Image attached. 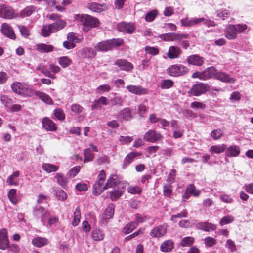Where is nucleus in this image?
Returning <instances> with one entry per match:
<instances>
[{
    "instance_id": "obj_1",
    "label": "nucleus",
    "mask_w": 253,
    "mask_h": 253,
    "mask_svg": "<svg viewBox=\"0 0 253 253\" xmlns=\"http://www.w3.org/2000/svg\"><path fill=\"white\" fill-rule=\"evenodd\" d=\"M76 19L80 20L82 23L83 29L88 31L92 27H97L99 25V21L97 18L88 15H77Z\"/></svg>"
},
{
    "instance_id": "obj_2",
    "label": "nucleus",
    "mask_w": 253,
    "mask_h": 253,
    "mask_svg": "<svg viewBox=\"0 0 253 253\" xmlns=\"http://www.w3.org/2000/svg\"><path fill=\"white\" fill-rule=\"evenodd\" d=\"M187 67L182 65H172L169 66L167 71V73L173 77H178L186 74L188 72Z\"/></svg>"
},
{
    "instance_id": "obj_3",
    "label": "nucleus",
    "mask_w": 253,
    "mask_h": 253,
    "mask_svg": "<svg viewBox=\"0 0 253 253\" xmlns=\"http://www.w3.org/2000/svg\"><path fill=\"white\" fill-rule=\"evenodd\" d=\"M18 15L11 7L4 4L0 5V17L11 19L17 17Z\"/></svg>"
},
{
    "instance_id": "obj_4",
    "label": "nucleus",
    "mask_w": 253,
    "mask_h": 253,
    "mask_svg": "<svg viewBox=\"0 0 253 253\" xmlns=\"http://www.w3.org/2000/svg\"><path fill=\"white\" fill-rule=\"evenodd\" d=\"M12 90L19 94H24L30 96L32 93V89L26 84H23L20 83H14L11 85Z\"/></svg>"
},
{
    "instance_id": "obj_5",
    "label": "nucleus",
    "mask_w": 253,
    "mask_h": 253,
    "mask_svg": "<svg viewBox=\"0 0 253 253\" xmlns=\"http://www.w3.org/2000/svg\"><path fill=\"white\" fill-rule=\"evenodd\" d=\"M209 88L207 84L199 83L193 85L188 93L194 96H200L208 91Z\"/></svg>"
},
{
    "instance_id": "obj_6",
    "label": "nucleus",
    "mask_w": 253,
    "mask_h": 253,
    "mask_svg": "<svg viewBox=\"0 0 253 253\" xmlns=\"http://www.w3.org/2000/svg\"><path fill=\"white\" fill-rule=\"evenodd\" d=\"M188 37L189 35L185 33H168L162 35V38L167 41H180Z\"/></svg>"
},
{
    "instance_id": "obj_7",
    "label": "nucleus",
    "mask_w": 253,
    "mask_h": 253,
    "mask_svg": "<svg viewBox=\"0 0 253 253\" xmlns=\"http://www.w3.org/2000/svg\"><path fill=\"white\" fill-rule=\"evenodd\" d=\"M160 133L156 132L155 130H149L144 135V139L148 142L155 143L162 138Z\"/></svg>"
},
{
    "instance_id": "obj_8",
    "label": "nucleus",
    "mask_w": 253,
    "mask_h": 253,
    "mask_svg": "<svg viewBox=\"0 0 253 253\" xmlns=\"http://www.w3.org/2000/svg\"><path fill=\"white\" fill-rule=\"evenodd\" d=\"M35 214L37 217L41 218V222H42L44 225H45V222L48 219L50 216L49 212L42 207L36 209L35 211Z\"/></svg>"
},
{
    "instance_id": "obj_9",
    "label": "nucleus",
    "mask_w": 253,
    "mask_h": 253,
    "mask_svg": "<svg viewBox=\"0 0 253 253\" xmlns=\"http://www.w3.org/2000/svg\"><path fill=\"white\" fill-rule=\"evenodd\" d=\"M186 61L189 64L201 66L204 64V59L199 55L194 54L187 57Z\"/></svg>"
},
{
    "instance_id": "obj_10",
    "label": "nucleus",
    "mask_w": 253,
    "mask_h": 253,
    "mask_svg": "<svg viewBox=\"0 0 253 253\" xmlns=\"http://www.w3.org/2000/svg\"><path fill=\"white\" fill-rule=\"evenodd\" d=\"M7 232L5 229L0 231V249L5 250L9 247V242L7 237Z\"/></svg>"
},
{
    "instance_id": "obj_11",
    "label": "nucleus",
    "mask_w": 253,
    "mask_h": 253,
    "mask_svg": "<svg viewBox=\"0 0 253 253\" xmlns=\"http://www.w3.org/2000/svg\"><path fill=\"white\" fill-rule=\"evenodd\" d=\"M193 224H194L198 229L203 230L205 231H213L216 228L215 225L206 222H195Z\"/></svg>"
},
{
    "instance_id": "obj_12",
    "label": "nucleus",
    "mask_w": 253,
    "mask_h": 253,
    "mask_svg": "<svg viewBox=\"0 0 253 253\" xmlns=\"http://www.w3.org/2000/svg\"><path fill=\"white\" fill-rule=\"evenodd\" d=\"M215 79L222 82L229 84H233L236 81L235 78L231 77L228 74L217 71L216 72Z\"/></svg>"
},
{
    "instance_id": "obj_13",
    "label": "nucleus",
    "mask_w": 253,
    "mask_h": 253,
    "mask_svg": "<svg viewBox=\"0 0 253 253\" xmlns=\"http://www.w3.org/2000/svg\"><path fill=\"white\" fill-rule=\"evenodd\" d=\"M166 225H160L152 230L150 232V235L153 237L159 238L164 235L166 233Z\"/></svg>"
},
{
    "instance_id": "obj_14",
    "label": "nucleus",
    "mask_w": 253,
    "mask_h": 253,
    "mask_svg": "<svg viewBox=\"0 0 253 253\" xmlns=\"http://www.w3.org/2000/svg\"><path fill=\"white\" fill-rule=\"evenodd\" d=\"M126 89L129 92L136 95H141L147 93V89L141 86L129 85L126 86Z\"/></svg>"
},
{
    "instance_id": "obj_15",
    "label": "nucleus",
    "mask_w": 253,
    "mask_h": 253,
    "mask_svg": "<svg viewBox=\"0 0 253 253\" xmlns=\"http://www.w3.org/2000/svg\"><path fill=\"white\" fill-rule=\"evenodd\" d=\"M115 65L120 67L122 70L129 71L131 70L133 66L132 64L125 59H118L115 62Z\"/></svg>"
},
{
    "instance_id": "obj_16",
    "label": "nucleus",
    "mask_w": 253,
    "mask_h": 253,
    "mask_svg": "<svg viewBox=\"0 0 253 253\" xmlns=\"http://www.w3.org/2000/svg\"><path fill=\"white\" fill-rule=\"evenodd\" d=\"M240 148L239 146L232 145L228 147H226L225 155L227 157H236L239 155Z\"/></svg>"
},
{
    "instance_id": "obj_17",
    "label": "nucleus",
    "mask_w": 253,
    "mask_h": 253,
    "mask_svg": "<svg viewBox=\"0 0 253 253\" xmlns=\"http://www.w3.org/2000/svg\"><path fill=\"white\" fill-rule=\"evenodd\" d=\"M217 72V69H215L214 67H210L208 68L207 69L202 72V80H207L214 77L215 78V76Z\"/></svg>"
},
{
    "instance_id": "obj_18",
    "label": "nucleus",
    "mask_w": 253,
    "mask_h": 253,
    "mask_svg": "<svg viewBox=\"0 0 253 253\" xmlns=\"http://www.w3.org/2000/svg\"><path fill=\"white\" fill-rule=\"evenodd\" d=\"M118 28L120 31L126 32L127 33L131 34L132 33L135 29V27L132 23L122 22L118 24Z\"/></svg>"
},
{
    "instance_id": "obj_19",
    "label": "nucleus",
    "mask_w": 253,
    "mask_h": 253,
    "mask_svg": "<svg viewBox=\"0 0 253 253\" xmlns=\"http://www.w3.org/2000/svg\"><path fill=\"white\" fill-rule=\"evenodd\" d=\"M1 32L7 37L14 39L16 38L12 27L7 23H3L1 25Z\"/></svg>"
},
{
    "instance_id": "obj_20",
    "label": "nucleus",
    "mask_w": 253,
    "mask_h": 253,
    "mask_svg": "<svg viewBox=\"0 0 253 253\" xmlns=\"http://www.w3.org/2000/svg\"><path fill=\"white\" fill-rule=\"evenodd\" d=\"M237 33L235 25L230 24L227 27L225 37L228 39H235L237 37Z\"/></svg>"
},
{
    "instance_id": "obj_21",
    "label": "nucleus",
    "mask_w": 253,
    "mask_h": 253,
    "mask_svg": "<svg viewBox=\"0 0 253 253\" xmlns=\"http://www.w3.org/2000/svg\"><path fill=\"white\" fill-rule=\"evenodd\" d=\"M180 54L181 50L179 47L171 46L169 49L167 56L170 59H176L179 57Z\"/></svg>"
},
{
    "instance_id": "obj_22",
    "label": "nucleus",
    "mask_w": 253,
    "mask_h": 253,
    "mask_svg": "<svg viewBox=\"0 0 253 253\" xmlns=\"http://www.w3.org/2000/svg\"><path fill=\"white\" fill-rule=\"evenodd\" d=\"M42 124L43 127L47 130L53 131L56 130L57 128L55 124L51 120L47 118L43 119Z\"/></svg>"
},
{
    "instance_id": "obj_23",
    "label": "nucleus",
    "mask_w": 253,
    "mask_h": 253,
    "mask_svg": "<svg viewBox=\"0 0 253 253\" xmlns=\"http://www.w3.org/2000/svg\"><path fill=\"white\" fill-rule=\"evenodd\" d=\"M142 155V153L141 152H131L128 153L125 158L123 162L124 166H127L130 164L132 160L136 157Z\"/></svg>"
},
{
    "instance_id": "obj_24",
    "label": "nucleus",
    "mask_w": 253,
    "mask_h": 253,
    "mask_svg": "<svg viewBox=\"0 0 253 253\" xmlns=\"http://www.w3.org/2000/svg\"><path fill=\"white\" fill-rule=\"evenodd\" d=\"M87 7L90 10L96 12H101L107 9V6L105 4H100L95 2L88 3Z\"/></svg>"
},
{
    "instance_id": "obj_25",
    "label": "nucleus",
    "mask_w": 253,
    "mask_h": 253,
    "mask_svg": "<svg viewBox=\"0 0 253 253\" xmlns=\"http://www.w3.org/2000/svg\"><path fill=\"white\" fill-rule=\"evenodd\" d=\"M54 47L51 45L44 43H40L36 45V49L41 53H48L52 52Z\"/></svg>"
},
{
    "instance_id": "obj_26",
    "label": "nucleus",
    "mask_w": 253,
    "mask_h": 253,
    "mask_svg": "<svg viewBox=\"0 0 253 253\" xmlns=\"http://www.w3.org/2000/svg\"><path fill=\"white\" fill-rule=\"evenodd\" d=\"M32 243L34 246L40 248L47 245L48 241L45 238L36 237L32 240Z\"/></svg>"
},
{
    "instance_id": "obj_27",
    "label": "nucleus",
    "mask_w": 253,
    "mask_h": 253,
    "mask_svg": "<svg viewBox=\"0 0 253 253\" xmlns=\"http://www.w3.org/2000/svg\"><path fill=\"white\" fill-rule=\"evenodd\" d=\"M103 181L98 180L93 185L94 192L96 195H99L107 189L106 183L104 185Z\"/></svg>"
},
{
    "instance_id": "obj_28",
    "label": "nucleus",
    "mask_w": 253,
    "mask_h": 253,
    "mask_svg": "<svg viewBox=\"0 0 253 253\" xmlns=\"http://www.w3.org/2000/svg\"><path fill=\"white\" fill-rule=\"evenodd\" d=\"M95 48L97 50L99 51H106L111 50L109 40L100 42L96 44Z\"/></svg>"
},
{
    "instance_id": "obj_29",
    "label": "nucleus",
    "mask_w": 253,
    "mask_h": 253,
    "mask_svg": "<svg viewBox=\"0 0 253 253\" xmlns=\"http://www.w3.org/2000/svg\"><path fill=\"white\" fill-rule=\"evenodd\" d=\"M36 10V8L34 6H29L25 7L21 10L19 14V16L21 18L29 17Z\"/></svg>"
},
{
    "instance_id": "obj_30",
    "label": "nucleus",
    "mask_w": 253,
    "mask_h": 253,
    "mask_svg": "<svg viewBox=\"0 0 253 253\" xmlns=\"http://www.w3.org/2000/svg\"><path fill=\"white\" fill-rule=\"evenodd\" d=\"M119 116L125 121L131 120L133 117L129 108L126 107L120 111Z\"/></svg>"
},
{
    "instance_id": "obj_31",
    "label": "nucleus",
    "mask_w": 253,
    "mask_h": 253,
    "mask_svg": "<svg viewBox=\"0 0 253 253\" xmlns=\"http://www.w3.org/2000/svg\"><path fill=\"white\" fill-rule=\"evenodd\" d=\"M20 173L19 171H14L13 173L8 177L6 180V183L11 186H18V182L16 179L19 177Z\"/></svg>"
},
{
    "instance_id": "obj_32",
    "label": "nucleus",
    "mask_w": 253,
    "mask_h": 253,
    "mask_svg": "<svg viewBox=\"0 0 253 253\" xmlns=\"http://www.w3.org/2000/svg\"><path fill=\"white\" fill-rule=\"evenodd\" d=\"M226 145L224 144L220 145H215L211 146L210 148V152L213 154H220L226 151Z\"/></svg>"
},
{
    "instance_id": "obj_33",
    "label": "nucleus",
    "mask_w": 253,
    "mask_h": 253,
    "mask_svg": "<svg viewBox=\"0 0 253 253\" xmlns=\"http://www.w3.org/2000/svg\"><path fill=\"white\" fill-rule=\"evenodd\" d=\"M118 176L115 174H112L108 179L106 182L107 189L116 186L119 183Z\"/></svg>"
},
{
    "instance_id": "obj_34",
    "label": "nucleus",
    "mask_w": 253,
    "mask_h": 253,
    "mask_svg": "<svg viewBox=\"0 0 253 253\" xmlns=\"http://www.w3.org/2000/svg\"><path fill=\"white\" fill-rule=\"evenodd\" d=\"M91 236L94 241H99L104 239V234L101 230L95 229L92 230Z\"/></svg>"
},
{
    "instance_id": "obj_35",
    "label": "nucleus",
    "mask_w": 253,
    "mask_h": 253,
    "mask_svg": "<svg viewBox=\"0 0 253 253\" xmlns=\"http://www.w3.org/2000/svg\"><path fill=\"white\" fill-rule=\"evenodd\" d=\"M96 55L95 50L91 48H85L82 51V55L84 58H93Z\"/></svg>"
},
{
    "instance_id": "obj_36",
    "label": "nucleus",
    "mask_w": 253,
    "mask_h": 253,
    "mask_svg": "<svg viewBox=\"0 0 253 253\" xmlns=\"http://www.w3.org/2000/svg\"><path fill=\"white\" fill-rule=\"evenodd\" d=\"M35 94L46 104H50L52 103L51 98L47 94L39 91H35Z\"/></svg>"
},
{
    "instance_id": "obj_37",
    "label": "nucleus",
    "mask_w": 253,
    "mask_h": 253,
    "mask_svg": "<svg viewBox=\"0 0 253 253\" xmlns=\"http://www.w3.org/2000/svg\"><path fill=\"white\" fill-rule=\"evenodd\" d=\"M173 248V243L171 240L164 242L160 246L161 250L163 252H168Z\"/></svg>"
},
{
    "instance_id": "obj_38",
    "label": "nucleus",
    "mask_w": 253,
    "mask_h": 253,
    "mask_svg": "<svg viewBox=\"0 0 253 253\" xmlns=\"http://www.w3.org/2000/svg\"><path fill=\"white\" fill-rule=\"evenodd\" d=\"M56 178L57 183L62 188H65L68 181L67 178L63 174L57 173L56 174Z\"/></svg>"
},
{
    "instance_id": "obj_39",
    "label": "nucleus",
    "mask_w": 253,
    "mask_h": 253,
    "mask_svg": "<svg viewBox=\"0 0 253 253\" xmlns=\"http://www.w3.org/2000/svg\"><path fill=\"white\" fill-rule=\"evenodd\" d=\"M114 208L115 206L113 204H110L106 208L104 212L106 219H109L113 216L114 213Z\"/></svg>"
},
{
    "instance_id": "obj_40",
    "label": "nucleus",
    "mask_w": 253,
    "mask_h": 253,
    "mask_svg": "<svg viewBox=\"0 0 253 253\" xmlns=\"http://www.w3.org/2000/svg\"><path fill=\"white\" fill-rule=\"evenodd\" d=\"M81 211L79 207H77L74 211V219L72 224L74 226L78 225L80 221Z\"/></svg>"
},
{
    "instance_id": "obj_41",
    "label": "nucleus",
    "mask_w": 253,
    "mask_h": 253,
    "mask_svg": "<svg viewBox=\"0 0 253 253\" xmlns=\"http://www.w3.org/2000/svg\"><path fill=\"white\" fill-rule=\"evenodd\" d=\"M66 23L64 20H59L56 21L55 22L51 24V26L54 32L58 31L64 28L66 26Z\"/></svg>"
},
{
    "instance_id": "obj_42",
    "label": "nucleus",
    "mask_w": 253,
    "mask_h": 253,
    "mask_svg": "<svg viewBox=\"0 0 253 253\" xmlns=\"http://www.w3.org/2000/svg\"><path fill=\"white\" fill-rule=\"evenodd\" d=\"M8 197L12 203L15 205L16 204L18 201L16 190L15 189H10L8 193Z\"/></svg>"
},
{
    "instance_id": "obj_43",
    "label": "nucleus",
    "mask_w": 253,
    "mask_h": 253,
    "mask_svg": "<svg viewBox=\"0 0 253 253\" xmlns=\"http://www.w3.org/2000/svg\"><path fill=\"white\" fill-rule=\"evenodd\" d=\"M42 168L44 171L48 173L56 171L58 167L49 163H44L42 165Z\"/></svg>"
},
{
    "instance_id": "obj_44",
    "label": "nucleus",
    "mask_w": 253,
    "mask_h": 253,
    "mask_svg": "<svg viewBox=\"0 0 253 253\" xmlns=\"http://www.w3.org/2000/svg\"><path fill=\"white\" fill-rule=\"evenodd\" d=\"M158 15V12L157 10H152L146 14L145 20L148 22H151L154 20Z\"/></svg>"
},
{
    "instance_id": "obj_45",
    "label": "nucleus",
    "mask_w": 253,
    "mask_h": 253,
    "mask_svg": "<svg viewBox=\"0 0 253 253\" xmlns=\"http://www.w3.org/2000/svg\"><path fill=\"white\" fill-rule=\"evenodd\" d=\"M223 135V131L219 128L213 130L211 133V137L215 140L220 139Z\"/></svg>"
},
{
    "instance_id": "obj_46",
    "label": "nucleus",
    "mask_w": 253,
    "mask_h": 253,
    "mask_svg": "<svg viewBox=\"0 0 253 253\" xmlns=\"http://www.w3.org/2000/svg\"><path fill=\"white\" fill-rule=\"evenodd\" d=\"M42 35L48 37L51 33L55 32L51 24L43 26L42 29Z\"/></svg>"
},
{
    "instance_id": "obj_47",
    "label": "nucleus",
    "mask_w": 253,
    "mask_h": 253,
    "mask_svg": "<svg viewBox=\"0 0 253 253\" xmlns=\"http://www.w3.org/2000/svg\"><path fill=\"white\" fill-rule=\"evenodd\" d=\"M138 225L135 222H130L126 224L123 229V232L126 234H128L132 232Z\"/></svg>"
},
{
    "instance_id": "obj_48",
    "label": "nucleus",
    "mask_w": 253,
    "mask_h": 253,
    "mask_svg": "<svg viewBox=\"0 0 253 253\" xmlns=\"http://www.w3.org/2000/svg\"><path fill=\"white\" fill-rule=\"evenodd\" d=\"M84 163H86L91 161L93 160L94 154L91 152V150L87 148L84 151Z\"/></svg>"
},
{
    "instance_id": "obj_49",
    "label": "nucleus",
    "mask_w": 253,
    "mask_h": 253,
    "mask_svg": "<svg viewBox=\"0 0 253 253\" xmlns=\"http://www.w3.org/2000/svg\"><path fill=\"white\" fill-rule=\"evenodd\" d=\"M71 111L78 115H82L84 113V108L79 104H73L71 106Z\"/></svg>"
},
{
    "instance_id": "obj_50",
    "label": "nucleus",
    "mask_w": 253,
    "mask_h": 253,
    "mask_svg": "<svg viewBox=\"0 0 253 253\" xmlns=\"http://www.w3.org/2000/svg\"><path fill=\"white\" fill-rule=\"evenodd\" d=\"M0 100L2 103L7 109H10L13 101L12 100L9 98L7 95H3L0 97Z\"/></svg>"
},
{
    "instance_id": "obj_51",
    "label": "nucleus",
    "mask_w": 253,
    "mask_h": 253,
    "mask_svg": "<svg viewBox=\"0 0 253 253\" xmlns=\"http://www.w3.org/2000/svg\"><path fill=\"white\" fill-rule=\"evenodd\" d=\"M109 42L110 43L111 49L113 48L120 46L123 44V40L122 39H112L109 40Z\"/></svg>"
},
{
    "instance_id": "obj_52",
    "label": "nucleus",
    "mask_w": 253,
    "mask_h": 253,
    "mask_svg": "<svg viewBox=\"0 0 253 253\" xmlns=\"http://www.w3.org/2000/svg\"><path fill=\"white\" fill-rule=\"evenodd\" d=\"M71 59L67 56H63L59 60V63L63 68L67 67L71 64Z\"/></svg>"
},
{
    "instance_id": "obj_53",
    "label": "nucleus",
    "mask_w": 253,
    "mask_h": 253,
    "mask_svg": "<svg viewBox=\"0 0 253 253\" xmlns=\"http://www.w3.org/2000/svg\"><path fill=\"white\" fill-rule=\"evenodd\" d=\"M123 193L121 190H114L110 192V198L112 201H115L120 197Z\"/></svg>"
},
{
    "instance_id": "obj_54",
    "label": "nucleus",
    "mask_w": 253,
    "mask_h": 253,
    "mask_svg": "<svg viewBox=\"0 0 253 253\" xmlns=\"http://www.w3.org/2000/svg\"><path fill=\"white\" fill-rule=\"evenodd\" d=\"M173 82L171 80H164L161 83V88L162 89H169L173 86Z\"/></svg>"
},
{
    "instance_id": "obj_55",
    "label": "nucleus",
    "mask_w": 253,
    "mask_h": 253,
    "mask_svg": "<svg viewBox=\"0 0 253 253\" xmlns=\"http://www.w3.org/2000/svg\"><path fill=\"white\" fill-rule=\"evenodd\" d=\"M234 220V218L232 215L224 216L221 218L219 222V225L223 226L224 225L230 223Z\"/></svg>"
},
{
    "instance_id": "obj_56",
    "label": "nucleus",
    "mask_w": 253,
    "mask_h": 253,
    "mask_svg": "<svg viewBox=\"0 0 253 253\" xmlns=\"http://www.w3.org/2000/svg\"><path fill=\"white\" fill-rule=\"evenodd\" d=\"M111 89V86L108 84L100 85L96 88V93L102 94L104 92H108Z\"/></svg>"
},
{
    "instance_id": "obj_57",
    "label": "nucleus",
    "mask_w": 253,
    "mask_h": 253,
    "mask_svg": "<svg viewBox=\"0 0 253 253\" xmlns=\"http://www.w3.org/2000/svg\"><path fill=\"white\" fill-rule=\"evenodd\" d=\"M133 140V137L131 136H120L118 140L120 145L127 144L130 143Z\"/></svg>"
},
{
    "instance_id": "obj_58",
    "label": "nucleus",
    "mask_w": 253,
    "mask_h": 253,
    "mask_svg": "<svg viewBox=\"0 0 253 253\" xmlns=\"http://www.w3.org/2000/svg\"><path fill=\"white\" fill-rule=\"evenodd\" d=\"M54 114L55 116L60 121H63L65 119V115L63 111L59 108H57L54 111Z\"/></svg>"
},
{
    "instance_id": "obj_59",
    "label": "nucleus",
    "mask_w": 253,
    "mask_h": 253,
    "mask_svg": "<svg viewBox=\"0 0 253 253\" xmlns=\"http://www.w3.org/2000/svg\"><path fill=\"white\" fill-rule=\"evenodd\" d=\"M67 39L75 44L80 42V39L73 33L70 32L67 35Z\"/></svg>"
},
{
    "instance_id": "obj_60",
    "label": "nucleus",
    "mask_w": 253,
    "mask_h": 253,
    "mask_svg": "<svg viewBox=\"0 0 253 253\" xmlns=\"http://www.w3.org/2000/svg\"><path fill=\"white\" fill-rule=\"evenodd\" d=\"M217 16L224 20L225 17H228L229 15V13L228 10L225 9H221L216 11Z\"/></svg>"
},
{
    "instance_id": "obj_61",
    "label": "nucleus",
    "mask_w": 253,
    "mask_h": 253,
    "mask_svg": "<svg viewBox=\"0 0 253 253\" xmlns=\"http://www.w3.org/2000/svg\"><path fill=\"white\" fill-rule=\"evenodd\" d=\"M109 104L110 103L112 106L116 105H121L123 100L120 96H116L114 98L109 99Z\"/></svg>"
},
{
    "instance_id": "obj_62",
    "label": "nucleus",
    "mask_w": 253,
    "mask_h": 253,
    "mask_svg": "<svg viewBox=\"0 0 253 253\" xmlns=\"http://www.w3.org/2000/svg\"><path fill=\"white\" fill-rule=\"evenodd\" d=\"M145 51L147 53L152 55H156L159 53L158 49L154 47L146 46L145 47Z\"/></svg>"
},
{
    "instance_id": "obj_63",
    "label": "nucleus",
    "mask_w": 253,
    "mask_h": 253,
    "mask_svg": "<svg viewBox=\"0 0 253 253\" xmlns=\"http://www.w3.org/2000/svg\"><path fill=\"white\" fill-rule=\"evenodd\" d=\"M194 239L191 237H186L184 238L181 242V245L182 246H190L193 243Z\"/></svg>"
},
{
    "instance_id": "obj_64",
    "label": "nucleus",
    "mask_w": 253,
    "mask_h": 253,
    "mask_svg": "<svg viewBox=\"0 0 253 253\" xmlns=\"http://www.w3.org/2000/svg\"><path fill=\"white\" fill-rule=\"evenodd\" d=\"M56 197L59 200L65 201L67 198V194L63 190H60L56 192Z\"/></svg>"
}]
</instances>
